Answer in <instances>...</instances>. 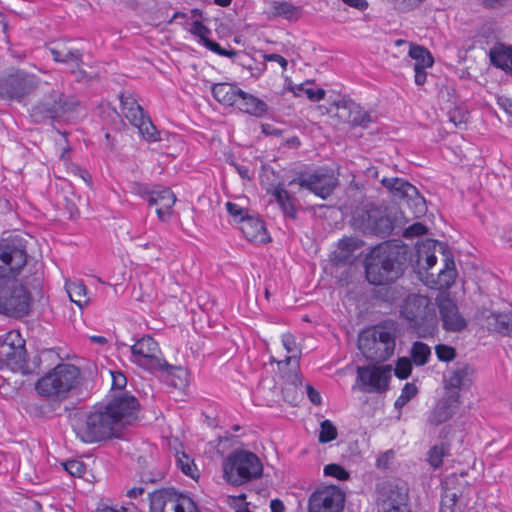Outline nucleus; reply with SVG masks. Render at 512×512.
Instances as JSON below:
<instances>
[{"mask_svg":"<svg viewBox=\"0 0 512 512\" xmlns=\"http://www.w3.org/2000/svg\"><path fill=\"white\" fill-rule=\"evenodd\" d=\"M401 316L408 328L420 338L432 336L437 329V317L434 304L423 295H409L402 307Z\"/></svg>","mask_w":512,"mask_h":512,"instance_id":"7ed1b4c3","label":"nucleus"},{"mask_svg":"<svg viewBox=\"0 0 512 512\" xmlns=\"http://www.w3.org/2000/svg\"><path fill=\"white\" fill-rule=\"evenodd\" d=\"M27 263L24 249L13 244H0V285H9Z\"/></svg>","mask_w":512,"mask_h":512,"instance_id":"2eb2a0df","label":"nucleus"},{"mask_svg":"<svg viewBox=\"0 0 512 512\" xmlns=\"http://www.w3.org/2000/svg\"><path fill=\"white\" fill-rule=\"evenodd\" d=\"M181 471L191 478L195 477L194 471L196 470L195 465L190 463V459L186 454H183L182 458L178 460Z\"/></svg>","mask_w":512,"mask_h":512,"instance_id":"864d4df0","label":"nucleus"},{"mask_svg":"<svg viewBox=\"0 0 512 512\" xmlns=\"http://www.w3.org/2000/svg\"><path fill=\"white\" fill-rule=\"evenodd\" d=\"M482 2L488 8H497L503 6L506 0H482Z\"/></svg>","mask_w":512,"mask_h":512,"instance_id":"774afa93","label":"nucleus"},{"mask_svg":"<svg viewBox=\"0 0 512 512\" xmlns=\"http://www.w3.org/2000/svg\"><path fill=\"white\" fill-rule=\"evenodd\" d=\"M112 388L123 389L126 386L127 379L121 372H111Z\"/></svg>","mask_w":512,"mask_h":512,"instance_id":"bf43d9fd","label":"nucleus"},{"mask_svg":"<svg viewBox=\"0 0 512 512\" xmlns=\"http://www.w3.org/2000/svg\"><path fill=\"white\" fill-rule=\"evenodd\" d=\"M333 261L336 265H345L351 263L352 254L345 253L342 250L334 253Z\"/></svg>","mask_w":512,"mask_h":512,"instance_id":"052dcab7","label":"nucleus"},{"mask_svg":"<svg viewBox=\"0 0 512 512\" xmlns=\"http://www.w3.org/2000/svg\"><path fill=\"white\" fill-rule=\"evenodd\" d=\"M345 494L334 486H325L314 491L308 499L307 512H341L344 508Z\"/></svg>","mask_w":512,"mask_h":512,"instance_id":"a211bd4d","label":"nucleus"},{"mask_svg":"<svg viewBox=\"0 0 512 512\" xmlns=\"http://www.w3.org/2000/svg\"><path fill=\"white\" fill-rule=\"evenodd\" d=\"M270 508L272 512H284L285 507L281 500L279 499H273L270 502Z\"/></svg>","mask_w":512,"mask_h":512,"instance_id":"338daca9","label":"nucleus"},{"mask_svg":"<svg viewBox=\"0 0 512 512\" xmlns=\"http://www.w3.org/2000/svg\"><path fill=\"white\" fill-rule=\"evenodd\" d=\"M236 106L241 112L257 118L263 117L268 111V105L263 100L243 90L239 94Z\"/></svg>","mask_w":512,"mask_h":512,"instance_id":"c85d7f7f","label":"nucleus"},{"mask_svg":"<svg viewBox=\"0 0 512 512\" xmlns=\"http://www.w3.org/2000/svg\"><path fill=\"white\" fill-rule=\"evenodd\" d=\"M337 116L353 127L367 128L372 122L367 111L353 101H343L337 105Z\"/></svg>","mask_w":512,"mask_h":512,"instance_id":"4be33fe9","label":"nucleus"},{"mask_svg":"<svg viewBox=\"0 0 512 512\" xmlns=\"http://www.w3.org/2000/svg\"><path fill=\"white\" fill-rule=\"evenodd\" d=\"M66 290L72 302L80 308L89 303L86 286L82 282H73L66 285Z\"/></svg>","mask_w":512,"mask_h":512,"instance_id":"f704fd0d","label":"nucleus"},{"mask_svg":"<svg viewBox=\"0 0 512 512\" xmlns=\"http://www.w3.org/2000/svg\"><path fill=\"white\" fill-rule=\"evenodd\" d=\"M226 209L235 219L239 218L240 223L242 221V217H248V215L245 214V210L236 203L227 202Z\"/></svg>","mask_w":512,"mask_h":512,"instance_id":"5fc2aeb1","label":"nucleus"},{"mask_svg":"<svg viewBox=\"0 0 512 512\" xmlns=\"http://www.w3.org/2000/svg\"><path fill=\"white\" fill-rule=\"evenodd\" d=\"M197 509V504L189 495L173 487H165L149 493L150 512H195Z\"/></svg>","mask_w":512,"mask_h":512,"instance_id":"1a4fd4ad","label":"nucleus"},{"mask_svg":"<svg viewBox=\"0 0 512 512\" xmlns=\"http://www.w3.org/2000/svg\"><path fill=\"white\" fill-rule=\"evenodd\" d=\"M282 343L286 351L292 354L291 356H287L283 362L289 364L291 361H295L296 366H298V358L300 357V351L298 349L294 335L290 333L283 334Z\"/></svg>","mask_w":512,"mask_h":512,"instance_id":"58836bf2","label":"nucleus"},{"mask_svg":"<svg viewBox=\"0 0 512 512\" xmlns=\"http://www.w3.org/2000/svg\"><path fill=\"white\" fill-rule=\"evenodd\" d=\"M31 89L30 81L22 76H9L0 82V96L3 98L20 99Z\"/></svg>","mask_w":512,"mask_h":512,"instance_id":"a878e982","label":"nucleus"},{"mask_svg":"<svg viewBox=\"0 0 512 512\" xmlns=\"http://www.w3.org/2000/svg\"><path fill=\"white\" fill-rule=\"evenodd\" d=\"M381 183L395 199L400 201L401 207L406 206L410 210L412 218H419L426 213L425 199L411 183L397 177H384Z\"/></svg>","mask_w":512,"mask_h":512,"instance_id":"9d476101","label":"nucleus"},{"mask_svg":"<svg viewBox=\"0 0 512 512\" xmlns=\"http://www.w3.org/2000/svg\"><path fill=\"white\" fill-rule=\"evenodd\" d=\"M240 229L248 241L267 243L270 240L265 224L259 218L252 216L242 217Z\"/></svg>","mask_w":512,"mask_h":512,"instance_id":"cd10ccee","label":"nucleus"},{"mask_svg":"<svg viewBox=\"0 0 512 512\" xmlns=\"http://www.w3.org/2000/svg\"><path fill=\"white\" fill-rule=\"evenodd\" d=\"M64 469L74 477H82L85 473V464L78 460H69L63 463Z\"/></svg>","mask_w":512,"mask_h":512,"instance_id":"de8ad7c7","label":"nucleus"},{"mask_svg":"<svg viewBox=\"0 0 512 512\" xmlns=\"http://www.w3.org/2000/svg\"><path fill=\"white\" fill-rule=\"evenodd\" d=\"M79 379L80 370L75 365L62 363L38 379L35 389L40 396L48 400L62 401L77 387Z\"/></svg>","mask_w":512,"mask_h":512,"instance_id":"20e7f679","label":"nucleus"},{"mask_svg":"<svg viewBox=\"0 0 512 512\" xmlns=\"http://www.w3.org/2000/svg\"><path fill=\"white\" fill-rule=\"evenodd\" d=\"M435 353L437 355V358L443 362L452 361L456 357L455 349L445 344H438L435 347Z\"/></svg>","mask_w":512,"mask_h":512,"instance_id":"49530a36","label":"nucleus"},{"mask_svg":"<svg viewBox=\"0 0 512 512\" xmlns=\"http://www.w3.org/2000/svg\"><path fill=\"white\" fill-rule=\"evenodd\" d=\"M262 474L260 458L248 450L236 449L223 462V478L234 486L259 479Z\"/></svg>","mask_w":512,"mask_h":512,"instance_id":"39448f33","label":"nucleus"},{"mask_svg":"<svg viewBox=\"0 0 512 512\" xmlns=\"http://www.w3.org/2000/svg\"><path fill=\"white\" fill-rule=\"evenodd\" d=\"M422 0H393L394 5L401 11H407L417 7Z\"/></svg>","mask_w":512,"mask_h":512,"instance_id":"6e6d98bb","label":"nucleus"},{"mask_svg":"<svg viewBox=\"0 0 512 512\" xmlns=\"http://www.w3.org/2000/svg\"><path fill=\"white\" fill-rule=\"evenodd\" d=\"M468 118V112L460 108H454L449 112V119L455 126H461L462 124H466Z\"/></svg>","mask_w":512,"mask_h":512,"instance_id":"3c124183","label":"nucleus"},{"mask_svg":"<svg viewBox=\"0 0 512 512\" xmlns=\"http://www.w3.org/2000/svg\"><path fill=\"white\" fill-rule=\"evenodd\" d=\"M345 4L356 8L360 11L365 10L368 7V3L366 0H342Z\"/></svg>","mask_w":512,"mask_h":512,"instance_id":"0e129e2a","label":"nucleus"},{"mask_svg":"<svg viewBox=\"0 0 512 512\" xmlns=\"http://www.w3.org/2000/svg\"><path fill=\"white\" fill-rule=\"evenodd\" d=\"M437 306L443 328L450 332H459L466 328L467 322L459 313L456 303L449 297L437 299Z\"/></svg>","mask_w":512,"mask_h":512,"instance_id":"6ab92c4d","label":"nucleus"},{"mask_svg":"<svg viewBox=\"0 0 512 512\" xmlns=\"http://www.w3.org/2000/svg\"><path fill=\"white\" fill-rule=\"evenodd\" d=\"M205 46L207 49H209L210 51L220 55V56H223V57H228V58H232V57H235L238 55V52L235 51V50H227L225 48H222L217 42H214L212 40H205V44L203 45Z\"/></svg>","mask_w":512,"mask_h":512,"instance_id":"09e8293b","label":"nucleus"},{"mask_svg":"<svg viewBox=\"0 0 512 512\" xmlns=\"http://www.w3.org/2000/svg\"><path fill=\"white\" fill-rule=\"evenodd\" d=\"M31 294L26 287L13 279L9 285H0V313L10 317H23L31 310Z\"/></svg>","mask_w":512,"mask_h":512,"instance_id":"6e6552de","label":"nucleus"},{"mask_svg":"<svg viewBox=\"0 0 512 512\" xmlns=\"http://www.w3.org/2000/svg\"><path fill=\"white\" fill-rule=\"evenodd\" d=\"M378 512H410L409 488L406 482L393 479L377 486Z\"/></svg>","mask_w":512,"mask_h":512,"instance_id":"0eeeda50","label":"nucleus"},{"mask_svg":"<svg viewBox=\"0 0 512 512\" xmlns=\"http://www.w3.org/2000/svg\"><path fill=\"white\" fill-rule=\"evenodd\" d=\"M299 90L303 91L311 101H320L325 97V90L322 88L314 90L313 88H306L305 84H301Z\"/></svg>","mask_w":512,"mask_h":512,"instance_id":"603ef678","label":"nucleus"},{"mask_svg":"<svg viewBox=\"0 0 512 512\" xmlns=\"http://www.w3.org/2000/svg\"><path fill=\"white\" fill-rule=\"evenodd\" d=\"M78 100L59 91H52L39 103L33 106L31 117L37 123L45 120H54L70 113L78 106Z\"/></svg>","mask_w":512,"mask_h":512,"instance_id":"9b49d317","label":"nucleus"},{"mask_svg":"<svg viewBox=\"0 0 512 512\" xmlns=\"http://www.w3.org/2000/svg\"><path fill=\"white\" fill-rule=\"evenodd\" d=\"M0 364L23 375L32 373L27 360L25 341L19 333L11 331L5 335L3 342L0 344Z\"/></svg>","mask_w":512,"mask_h":512,"instance_id":"f8f14e48","label":"nucleus"},{"mask_svg":"<svg viewBox=\"0 0 512 512\" xmlns=\"http://www.w3.org/2000/svg\"><path fill=\"white\" fill-rule=\"evenodd\" d=\"M439 283L441 286L450 287L456 278L455 263L452 257L445 258L444 268L438 274Z\"/></svg>","mask_w":512,"mask_h":512,"instance_id":"c9c22d12","label":"nucleus"},{"mask_svg":"<svg viewBox=\"0 0 512 512\" xmlns=\"http://www.w3.org/2000/svg\"><path fill=\"white\" fill-rule=\"evenodd\" d=\"M478 319L488 330L505 336H512V312H492L483 310Z\"/></svg>","mask_w":512,"mask_h":512,"instance_id":"5701e85b","label":"nucleus"},{"mask_svg":"<svg viewBox=\"0 0 512 512\" xmlns=\"http://www.w3.org/2000/svg\"><path fill=\"white\" fill-rule=\"evenodd\" d=\"M447 454V448L442 444L429 450L428 461L434 468H439L443 463V457Z\"/></svg>","mask_w":512,"mask_h":512,"instance_id":"79ce46f5","label":"nucleus"},{"mask_svg":"<svg viewBox=\"0 0 512 512\" xmlns=\"http://www.w3.org/2000/svg\"><path fill=\"white\" fill-rule=\"evenodd\" d=\"M298 184L322 199L329 197L338 185V178L329 171L319 169L310 174H301L290 181L289 185Z\"/></svg>","mask_w":512,"mask_h":512,"instance_id":"dca6fc26","label":"nucleus"},{"mask_svg":"<svg viewBox=\"0 0 512 512\" xmlns=\"http://www.w3.org/2000/svg\"><path fill=\"white\" fill-rule=\"evenodd\" d=\"M306 392H307V396H308L309 400L314 405H321L322 399H321L320 393L316 389H314L313 386H311L310 384H307Z\"/></svg>","mask_w":512,"mask_h":512,"instance_id":"680f3d73","label":"nucleus"},{"mask_svg":"<svg viewBox=\"0 0 512 512\" xmlns=\"http://www.w3.org/2000/svg\"><path fill=\"white\" fill-rule=\"evenodd\" d=\"M417 387L412 383H406L401 390L400 396L409 402L412 398L417 395Z\"/></svg>","mask_w":512,"mask_h":512,"instance_id":"13d9d810","label":"nucleus"},{"mask_svg":"<svg viewBox=\"0 0 512 512\" xmlns=\"http://www.w3.org/2000/svg\"><path fill=\"white\" fill-rule=\"evenodd\" d=\"M121 108L127 120L133 125L145 116L143 108L137 103L132 95H121Z\"/></svg>","mask_w":512,"mask_h":512,"instance_id":"2f4dec72","label":"nucleus"},{"mask_svg":"<svg viewBox=\"0 0 512 512\" xmlns=\"http://www.w3.org/2000/svg\"><path fill=\"white\" fill-rule=\"evenodd\" d=\"M400 251L388 243L374 247L365 259V273L369 283L383 285L396 280L402 273Z\"/></svg>","mask_w":512,"mask_h":512,"instance_id":"f03ea898","label":"nucleus"},{"mask_svg":"<svg viewBox=\"0 0 512 512\" xmlns=\"http://www.w3.org/2000/svg\"><path fill=\"white\" fill-rule=\"evenodd\" d=\"M392 367L386 366H362L357 368V382L360 389L367 393H383L389 387Z\"/></svg>","mask_w":512,"mask_h":512,"instance_id":"f3484780","label":"nucleus"},{"mask_svg":"<svg viewBox=\"0 0 512 512\" xmlns=\"http://www.w3.org/2000/svg\"><path fill=\"white\" fill-rule=\"evenodd\" d=\"M409 56L415 61L413 63L415 84L421 86L426 82V69L433 66L434 59L426 48L419 45L410 46Z\"/></svg>","mask_w":512,"mask_h":512,"instance_id":"b1692460","label":"nucleus"},{"mask_svg":"<svg viewBox=\"0 0 512 512\" xmlns=\"http://www.w3.org/2000/svg\"><path fill=\"white\" fill-rule=\"evenodd\" d=\"M49 51L55 62L74 64L77 68H79L83 63L82 51L69 46L68 42H55L51 47H49Z\"/></svg>","mask_w":512,"mask_h":512,"instance_id":"bb28decb","label":"nucleus"},{"mask_svg":"<svg viewBox=\"0 0 512 512\" xmlns=\"http://www.w3.org/2000/svg\"><path fill=\"white\" fill-rule=\"evenodd\" d=\"M264 58L266 61L279 63L283 70L287 69V66H288L287 60L279 54H275V53L267 54L264 56Z\"/></svg>","mask_w":512,"mask_h":512,"instance_id":"e2e57ef3","label":"nucleus"},{"mask_svg":"<svg viewBox=\"0 0 512 512\" xmlns=\"http://www.w3.org/2000/svg\"><path fill=\"white\" fill-rule=\"evenodd\" d=\"M139 406L136 397L122 393L105 405L95 406L84 420L74 424L73 430L84 443L118 438L124 427L138 418Z\"/></svg>","mask_w":512,"mask_h":512,"instance_id":"f257e3e1","label":"nucleus"},{"mask_svg":"<svg viewBox=\"0 0 512 512\" xmlns=\"http://www.w3.org/2000/svg\"><path fill=\"white\" fill-rule=\"evenodd\" d=\"M285 216L296 219L295 198L281 185L275 186L271 192Z\"/></svg>","mask_w":512,"mask_h":512,"instance_id":"7c9ffc66","label":"nucleus"},{"mask_svg":"<svg viewBox=\"0 0 512 512\" xmlns=\"http://www.w3.org/2000/svg\"><path fill=\"white\" fill-rule=\"evenodd\" d=\"M191 34L198 37V43L201 45L205 44V40H209L211 30L206 27L201 21L196 20L192 23L190 28Z\"/></svg>","mask_w":512,"mask_h":512,"instance_id":"37998d69","label":"nucleus"},{"mask_svg":"<svg viewBox=\"0 0 512 512\" xmlns=\"http://www.w3.org/2000/svg\"><path fill=\"white\" fill-rule=\"evenodd\" d=\"M211 92L219 103L234 106L238 102L242 89L238 88L235 84L216 83L212 85Z\"/></svg>","mask_w":512,"mask_h":512,"instance_id":"c756f323","label":"nucleus"},{"mask_svg":"<svg viewBox=\"0 0 512 512\" xmlns=\"http://www.w3.org/2000/svg\"><path fill=\"white\" fill-rule=\"evenodd\" d=\"M324 474L326 476L334 477L340 481L348 480L350 474L341 465L328 464L324 467Z\"/></svg>","mask_w":512,"mask_h":512,"instance_id":"c03bdc74","label":"nucleus"},{"mask_svg":"<svg viewBox=\"0 0 512 512\" xmlns=\"http://www.w3.org/2000/svg\"><path fill=\"white\" fill-rule=\"evenodd\" d=\"M461 401L457 391H453L437 401L428 416L431 425L438 426L445 423L456 413Z\"/></svg>","mask_w":512,"mask_h":512,"instance_id":"aec40b11","label":"nucleus"},{"mask_svg":"<svg viewBox=\"0 0 512 512\" xmlns=\"http://www.w3.org/2000/svg\"><path fill=\"white\" fill-rule=\"evenodd\" d=\"M499 106L509 115L512 116V100L506 97L498 98Z\"/></svg>","mask_w":512,"mask_h":512,"instance_id":"69168bd1","label":"nucleus"},{"mask_svg":"<svg viewBox=\"0 0 512 512\" xmlns=\"http://www.w3.org/2000/svg\"><path fill=\"white\" fill-rule=\"evenodd\" d=\"M430 355L431 350L427 344L417 341L412 345L411 359L416 365H425L428 362Z\"/></svg>","mask_w":512,"mask_h":512,"instance_id":"e433bc0d","label":"nucleus"},{"mask_svg":"<svg viewBox=\"0 0 512 512\" xmlns=\"http://www.w3.org/2000/svg\"><path fill=\"white\" fill-rule=\"evenodd\" d=\"M412 372V363L410 359L406 357L399 358L396 367H395V375L399 379H407Z\"/></svg>","mask_w":512,"mask_h":512,"instance_id":"a18cd8bd","label":"nucleus"},{"mask_svg":"<svg viewBox=\"0 0 512 512\" xmlns=\"http://www.w3.org/2000/svg\"><path fill=\"white\" fill-rule=\"evenodd\" d=\"M426 233L427 227L420 222H415L412 225L408 226L407 228L403 229L402 236L405 238H413L425 235Z\"/></svg>","mask_w":512,"mask_h":512,"instance_id":"8fccbe9b","label":"nucleus"},{"mask_svg":"<svg viewBox=\"0 0 512 512\" xmlns=\"http://www.w3.org/2000/svg\"><path fill=\"white\" fill-rule=\"evenodd\" d=\"M176 202L174 193L169 188L158 191H152L148 194V203L150 206H157L156 213L161 221H167Z\"/></svg>","mask_w":512,"mask_h":512,"instance_id":"393cba45","label":"nucleus"},{"mask_svg":"<svg viewBox=\"0 0 512 512\" xmlns=\"http://www.w3.org/2000/svg\"><path fill=\"white\" fill-rule=\"evenodd\" d=\"M395 341L396 334L392 326L376 325L360 333L358 347L367 360L384 362L394 354Z\"/></svg>","mask_w":512,"mask_h":512,"instance_id":"423d86ee","label":"nucleus"},{"mask_svg":"<svg viewBox=\"0 0 512 512\" xmlns=\"http://www.w3.org/2000/svg\"><path fill=\"white\" fill-rule=\"evenodd\" d=\"M133 126L139 129V132L147 141L155 142L160 140L159 132L149 117L144 116L141 121L133 124Z\"/></svg>","mask_w":512,"mask_h":512,"instance_id":"4c0bfd02","label":"nucleus"},{"mask_svg":"<svg viewBox=\"0 0 512 512\" xmlns=\"http://www.w3.org/2000/svg\"><path fill=\"white\" fill-rule=\"evenodd\" d=\"M133 362L148 371L166 370L169 373L174 366L169 365L159 355L158 343L151 336H143L131 346Z\"/></svg>","mask_w":512,"mask_h":512,"instance_id":"ddd939ff","label":"nucleus"},{"mask_svg":"<svg viewBox=\"0 0 512 512\" xmlns=\"http://www.w3.org/2000/svg\"><path fill=\"white\" fill-rule=\"evenodd\" d=\"M431 244L423 245L419 247L417 250V261L419 264L425 262V266H423L426 270L431 269L437 262V258L433 252L430 251Z\"/></svg>","mask_w":512,"mask_h":512,"instance_id":"a19ab883","label":"nucleus"},{"mask_svg":"<svg viewBox=\"0 0 512 512\" xmlns=\"http://www.w3.org/2000/svg\"><path fill=\"white\" fill-rule=\"evenodd\" d=\"M338 432L335 425L328 419L324 420L320 424V432L318 440L320 443H328L337 438Z\"/></svg>","mask_w":512,"mask_h":512,"instance_id":"ea45409f","label":"nucleus"},{"mask_svg":"<svg viewBox=\"0 0 512 512\" xmlns=\"http://www.w3.org/2000/svg\"><path fill=\"white\" fill-rule=\"evenodd\" d=\"M357 248L356 241L351 238L341 239L338 243V249L342 250L345 253L352 254V252Z\"/></svg>","mask_w":512,"mask_h":512,"instance_id":"4d7b16f0","label":"nucleus"},{"mask_svg":"<svg viewBox=\"0 0 512 512\" xmlns=\"http://www.w3.org/2000/svg\"><path fill=\"white\" fill-rule=\"evenodd\" d=\"M474 368L467 363H457L444 375L446 391L468 389L473 383Z\"/></svg>","mask_w":512,"mask_h":512,"instance_id":"412c9836","label":"nucleus"},{"mask_svg":"<svg viewBox=\"0 0 512 512\" xmlns=\"http://www.w3.org/2000/svg\"><path fill=\"white\" fill-rule=\"evenodd\" d=\"M271 9L273 16L281 17L288 21H297L301 16V7L285 0L274 1Z\"/></svg>","mask_w":512,"mask_h":512,"instance_id":"473e14b6","label":"nucleus"},{"mask_svg":"<svg viewBox=\"0 0 512 512\" xmlns=\"http://www.w3.org/2000/svg\"><path fill=\"white\" fill-rule=\"evenodd\" d=\"M493 65L505 71L512 72V47H500L490 52Z\"/></svg>","mask_w":512,"mask_h":512,"instance_id":"72a5a7b5","label":"nucleus"},{"mask_svg":"<svg viewBox=\"0 0 512 512\" xmlns=\"http://www.w3.org/2000/svg\"><path fill=\"white\" fill-rule=\"evenodd\" d=\"M405 218L404 211L384 213L380 210H370L364 218L365 231L380 237H387L392 233H398L403 229L402 221Z\"/></svg>","mask_w":512,"mask_h":512,"instance_id":"4468645a","label":"nucleus"}]
</instances>
